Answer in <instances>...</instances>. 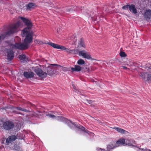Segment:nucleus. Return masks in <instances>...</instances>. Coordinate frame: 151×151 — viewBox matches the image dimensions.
Returning <instances> with one entry per match:
<instances>
[{"mask_svg":"<svg viewBox=\"0 0 151 151\" xmlns=\"http://www.w3.org/2000/svg\"><path fill=\"white\" fill-rule=\"evenodd\" d=\"M19 58L23 61H26V56L25 55H20L19 56Z\"/></svg>","mask_w":151,"mask_h":151,"instance_id":"nucleus-21","label":"nucleus"},{"mask_svg":"<svg viewBox=\"0 0 151 151\" xmlns=\"http://www.w3.org/2000/svg\"><path fill=\"white\" fill-rule=\"evenodd\" d=\"M51 65H53V66H58V65L56 64H51Z\"/></svg>","mask_w":151,"mask_h":151,"instance_id":"nucleus-37","label":"nucleus"},{"mask_svg":"<svg viewBox=\"0 0 151 151\" xmlns=\"http://www.w3.org/2000/svg\"><path fill=\"white\" fill-rule=\"evenodd\" d=\"M23 75L26 78H30L34 77V73L32 72L26 71L24 72Z\"/></svg>","mask_w":151,"mask_h":151,"instance_id":"nucleus-11","label":"nucleus"},{"mask_svg":"<svg viewBox=\"0 0 151 151\" xmlns=\"http://www.w3.org/2000/svg\"><path fill=\"white\" fill-rule=\"evenodd\" d=\"M149 70L150 71V70H151V69H149Z\"/></svg>","mask_w":151,"mask_h":151,"instance_id":"nucleus-39","label":"nucleus"},{"mask_svg":"<svg viewBox=\"0 0 151 151\" xmlns=\"http://www.w3.org/2000/svg\"><path fill=\"white\" fill-rule=\"evenodd\" d=\"M130 5H127L122 7V9H123L127 10L128 8H129Z\"/></svg>","mask_w":151,"mask_h":151,"instance_id":"nucleus-26","label":"nucleus"},{"mask_svg":"<svg viewBox=\"0 0 151 151\" xmlns=\"http://www.w3.org/2000/svg\"><path fill=\"white\" fill-rule=\"evenodd\" d=\"M120 55L122 57H124L126 56V55L125 52H121L120 53Z\"/></svg>","mask_w":151,"mask_h":151,"instance_id":"nucleus-27","label":"nucleus"},{"mask_svg":"<svg viewBox=\"0 0 151 151\" xmlns=\"http://www.w3.org/2000/svg\"><path fill=\"white\" fill-rule=\"evenodd\" d=\"M97 150L98 151H106L105 149H102L100 148H97Z\"/></svg>","mask_w":151,"mask_h":151,"instance_id":"nucleus-28","label":"nucleus"},{"mask_svg":"<svg viewBox=\"0 0 151 151\" xmlns=\"http://www.w3.org/2000/svg\"><path fill=\"white\" fill-rule=\"evenodd\" d=\"M72 9L71 8L68 9L67 8V7H65L62 8L60 10V11L59 12H60L61 13H67L68 12H69L71 10H72Z\"/></svg>","mask_w":151,"mask_h":151,"instance_id":"nucleus-18","label":"nucleus"},{"mask_svg":"<svg viewBox=\"0 0 151 151\" xmlns=\"http://www.w3.org/2000/svg\"><path fill=\"white\" fill-rule=\"evenodd\" d=\"M151 69V68H148L147 71L144 72H140L139 76L145 81H151V70L150 71L149 69Z\"/></svg>","mask_w":151,"mask_h":151,"instance_id":"nucleus-4","label":"nucleus"},{"mask_svg":"<svg viewBox=\"0 0 151 151\" xmlns=\"http://www.w3.org/2000/svg\"><path fill=\"white\" fill-rule=\"evenodd\" d=\"M125 145H127L132 147H136L138 148L136 145L135 141L132 139H128L125 140Z\"/></svg>","mask_w":151,"mask_h":151,"instance_id":"nucleus-7","label":"nucleus"},{"mask_svg":"<svg viewBox=\"0 0 151 151\" xmlns=\"http://www.w3.org/2000/svg\"><path fill=\"white\" fill-rule=\"evenodd\" d=\"M114 129L117 131L118 132L122 134H126L127 132L124 130L117 127H114Z\"/></svg>","mask_w":151,"mask_h":151,"instance_id":"nucleus-17","label":"nucleus"},{"mask_svg":"<svg viewBox=\"0 0 151 151\" xmlns=\"http://www.w3.org/2000/svg\"><path fill=\"white\" fill-rule=\"evenodd\" d=\"M2 124H3L2 126L4 129L7 130L13 129L14 126V123L10 121H6L3 123L2 121H0V127H2Z\"/></svg>","mask_w":151,"mask_h":151,"instance_id":"nucleus-5","label":"nucleus"},{"mask_svg":"<svg viewBox=\"0 0 151 151\" xmlns=\"http://www.w3.org/2000/svg\"><path fill=\"white\" fill-rule=\"evenodd\" d=\"M34 72L36 73V74L39 77L42 78H44L46 77L47 73L43 72L41 69L38 67L35 68L33 70Z\"/></svg>","mask_w":151,"mask_h":151,"instance_id":"nucleus-6","label":"nucleus"},{"mask_svg":"<svg viewBox=\"0 0 151 151\" xmlns=\"http://www.w3.org/2000/svg\"><path fill=\"white\" fill-rule=\"evenodd\" d=\"M47 116L49 118L55 119L60 121L65 122L67 124H68V125L69 126H70V124H72L75 127L81 130L82 131L87 134H88V135H89L90 136L92 137H94V133L89 132L84 127L80 125L77 126L74 122H72L70 120H68V119L63 117L61 116H56L51 114H48L47 115Z\"/></svg>","mask_w":151,"mask_h":151,"instance_id":"nucleus-2","label":"nucleus"},{"mask_svg":"<svg viewBox=\"0 0 151 151\" xmlns=\"http://www.w3.org/2000/svg\"><path fill=\"white\" fill-rule=\"evenodd\" d=\"M35 42L36 43L41 44H46L50 45L52 47L55 48L60 49L63 51H65L68 53H73L74 51V50H70L68 48H66L64 46L59 45L58 44L53 43L50 42H47V43H43L41 41H39L38 40H36L35 41Z\"/></svg>","mask_w":151,"mask_h":151,"instance_id":"nucleus-3","label":"nucleus"},{"mask_svg":"<svg viewBox=\"0 0 151 151\" xmlns=\"http://www.w3.org/2000/svg\"><path fill=\"white\" fill-rule=\"evenodd\" d=\"M7 59L9 60H11L14 58V54L13 51L11 50H8L7 54Z\"/></svg>","mask_w":151,"mask_h":151,"instance_id":"nucleus-9","label":"nucleus"},{"mask_svg":"<svg viewBox=\"0 0 151 151\" xmlns=\"http://www.w3.org/2000/svg\"><path fill=\"white\" fill-rule=\"evenodd\" d=\"M5 141V139H4L3 140H2L1 141V143L4 144V142Z\"/></svg>","mask_w":151,"mask_h":151,"instance_id":"nucleus-32","label":"nucleus"},{"mask_svg":"<svg viewBox=\"0 0 151 151\" xmlns=\"http://www.w3.org/2000/svg\"><path fill=\"white\" fill-rule=\"evenodd\" d=\"M77 63L79 65H82L84 64L85 62L83 59H80L78 61Z\"/></svg>","mask_w":151,"mask_h":151,"instance_id":"nucleus-23","label":"nucleus"},{"mask_svg":"<svg viewBox=\"0 0 151 151\" xmlns=\"http://www.w3.org/2000/svg\"><path fill=\"white\" fill-rule=\"evenodd\" d=\"M24 24L27 27L25 28L22 31L23 37L25 36L24 40V43H16L13 45L12 47L15 49L23 50L27 48L29 44L32 42L33 39V32L30 29L32 26V22L28 19L23 17H20Z\"/></svg>","mask_w":151,"mask_h":151,"instance_id":"nucleus-1","label":"nucleus"},{"mask_svg":"<svg viewBox=\"0 0 151 151\" xmlns=\"http://www.w3.org/2000/svg\"><path fill=\"white\" fill-rule=\"evenodd\" d=\"M35 4L33 3H30L27 4V9H30L34 8L35 6Z\"/></svg>","mask_w":151,"mask_h":151,"instance_id":"nucleus-20","label":"nucleus"},{"mask_svg":"<svg viewBox=\"0 0 151 151\" xmlns=\"http://www.w3.org/2000/svg\"><path fill=\"white\" fill-rule=\"evenodd\" d=\"M72 86L74 89H76V87L74 86L73 84H72Z\"/></svg>","mask_w":151,"mask_h":151,"instance_id":"nucleus-34","label":"nucleus"},{"mask_svg":"<svg viewBox=\"0 0 151 151\" xmlns=\"http://www.w3.org/2000/svg\"><path fill=\"white\" fill-rule=\"evenodd\" d=\"M16 109L17 110H20L22 111H23L24 112H28V110L26 109H25L22 108L20 107H17L16 108Z\"/></svg>","mask_w":151,"mask_h":151,"instance_id":"nucleus-22","label":"nucleus"},{"mask_svg":"<svg viewBox=\"0 0 151 151\" xmlns=\"http://www.w3.org/2000/svg\"><path fill=\"white\" fill-rule=\"evenodd\" d=\"M50 6L52 7H55L54 4H50Z\"/></svg>","mask_w":151,"mask_h":151,"instance_id":"nucleus-31","label":"nucleus"},{"mask_svg":"<svg viewBox=\"0 0 151 151\" xmlns=\"http://www.w3.org/2000/svg\"><path fill=\"white\" fill-rule=\"evenodd\" d=\"M122 69H124L126 70H129V68H127L125 66H122Z\"/></svg>","mask_w":151,"mask_h":151,"instance_id":"nucleus-30","label":"nucleus"},{"mask_svg":"<svg viewBox=\"0 0 151 151\" xmlns=\"http://www.w3.org/2000/svg\"><path fill=\"white\" fill-rule=\"evenodd\" d=\"M116 145L115 143L113 141L111 142V143L107 145V149L108 151H109L111 150L114 149L116 147Z\"/></svg>","mask_w":151,"mask_h":151,"instance_id":"nucleus-13","label":"nucleus"},{"mask_svg":"<svg viewBox=\"0 0 151 151\" xmlns=\"http://www.w3.org/2000/svg\"><path fill=\"white\" fill-rule=\"evenodd\" d=\"M145 150H146V151H151V150H150L149 149H146Z\"/></svg>","mask_w":151,"mask_h":151,"instance_id":"nucleus-36","label":"nucleus"},{"mask_svg":"<svg viewBox=\"0 0 151 151\" xmlns=\"http://www.w3.org/2000/svg\"><path fill=\"white\" fill-rule=\"evenodd\" d=\"M125 139L124 138L120 139L116 141V143H115L116 147H118L121 145H123L125 146Z\"/></svg>","mask_w":151,"mask_h":151,"instance_id":"nucleus-10","label":"nucleus"},{"mask_svg":"<svg viewBox=\"0 0 151 151\" xmlns=\"http://www.w3.org/2000/svg\"><path fill=\"white\" fill-rule=\"evenodd\" d=\"M82 68L79 65H75L74 67L71 68V70L72 72H79L81 70Z\"/></svg>","mask_w":151,"mask_h":151,"instance_id":"nucleus-15","label":"nucleus"},{"mask_svg":"<svg viewBox=\"0 0 151 151\" xmlns=\"http://www.w3.org/2000/svg\"><path fill=\"white\" fill-rule=\"evenodd\" d=\"M78 45L79 46L84 48L86 47V45L84 43V40L82 38H81L80 40L78 42Z\"/></svg>","mask_w":151,"mask_h":151,"instance_id":"nucleus-19","label":"nucleus"},{"mask_svg":"<svg viewBox=\"0 0 151 151\" xmlns=\"http://www.w3.org/2000/svg\"><path fill=\"white\" fill-rule=\"evenodd\" d=\"M139 149L140 150H145V151H146V150H146V149H147V148H146V149H144V148H139Z\"/></svg>","mask_w":151,"mask_h":151,"instance_id":"nucleus-33","label":"nucleus"},{"mask_svg":"<svg viewBox=\"0 0 151 151\" xmlns=\"http://www.w3.org/2000/svg\"><path fill=\"white\" fill-rule=\"evenodd\" d=\"M14 149L17 151H20L21 150V148L18 145H15L14 146Z\"/></svg>","mask_w":151,"mask_h":151,"instance_id":"nucleus-24","label":"nucleus"},{"mask_svg":"<svg viewBox=\"0 0 151 151\" xmlns=\"http://www.w3.org/2000/svg\"><path fill=\"white\" fill-rule=\"evenodd\" d=\"M17 139L16 136L13 135L9 136L6 139V143L9 144L11 142L14 141Z\"/></svg>","mask_w":151,"mask_h":151,"instance_id":"nucleus-12","label":"nucleus"},{"mask_svg":"<svg viewBox=\"0 0 151 151\" xmlns=\"http://www.w3.org/2000/svg\"><path fill=\"white\" fill-rule=\"evenodd\" d=\"M47 71L48 74L51 73L52 71V67L51 66H48L47 68Z\"/></svg>","mask_w":151,"mask_h":151,"instance_id":"nucleus-25","label":"nucleus"},{"mask_svg":"<svg viewBox=\"0 0 151 151\" xmlns=\"http://www.w3.org/2000/svg\"><path fill=\"white\" fill-rule=\"evenodd\" d=\"M129 10L132 13L134 14H136L137 13V11L135 6L133 4H131L130 5Z\"/></svg>","mask_w":151,"mask_h":151,"instance_id":"nucleus-16","label":"nucleus"},{"mask_svg":"<svg viewBox=\"0 0 151 151\" xmlns=\"http://www.w3.org/2000/svg\"><path fill=\"white\" fill-rule=\"evenodd\" d=\"M144 16L145 18L148 19L151 18V10L150 9L146 10L145 12Z\"/></svg>","mask_w":151,"mask_h":151,"instance_id":"nucleus-14","label":"nucleus"},{"mask_svg":"<svg viewBox=\"0 0 151 151\" xmlns=\"http://www.w3.org/2000/svg\"><path fill=\"white\" fill-rule=\"evenodd\" d=\"M78 55L80 56H82L83 58L90 59L91 58V55H89L88 52L85 50L80 51L79 52Z\"/></svg>","mask_w":151,"mask_h":151,"instance_id":"nucleus-8","label":"nucleus"},{"mask_svg":"<svg viewBox=\"0 0 151 151\" xmlns=\"http://www.w3.org/2000/svg\"><path fill=\"white\" fill-rule=\"evenodd\" d=\"M37 115H39V114L41 115V114H38V113H37Z\"/></svg>","mask_w":151,"mask_h":151,"instance_id":"nucleus-38","label":"nucleus"},{"mask_svg":"<svg viewBox=\"0 0 151 151\" xmlns=\"http://www.w3.org/2000/svg\"><path fill=\"white\" fill-rule=\"evenodd\" d=\"M88 102V103L89 104H91V103H92V101H90V100H88L87 101Z\"/></svg>","mask_w":151,"mask_h":151,"instance_id":"nucleus-35","label":"nucleus"},{"mask_svg":"<svg viewBox=\"0 0 151 151\" xmlns=\"http://www.w3.org/2000/svg\"><path fill=\"white\" fill-rule=\"evenodd\" d=\"M14 112L15 113V114H21L22 115H23V114L22 113H21V112H19L18 111H14Z\"/></svg>","mask_w":151,"mask_h":151,"instance_id":"nucleus-29","label":"nucleus"}]
</instances>
